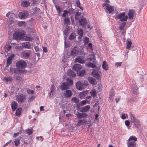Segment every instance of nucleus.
<instances>
[{
  "label": "nucleus",
  "instance_id": "1",
  "mask_svg": "<svg viewBox=\"0 0 147 147\" xmlns=\"http://www.w3.org/2000/svg\"><path fill=\"white\" fill-rule=\"evenodd\" d=\"M109 1H106L105 3L102 4L103 7L106 13L109 14H113L114 12V8L113 6H111L108 4Z\"/></svg>",
  "mask_w": 147,
  "mask_h": 147
},
{
  "label": "nucleus",
  "instance_id": "2",
  "mask_svg": "<svg viewBox=\"0 0 147 147\" xmlns=\"http://www.w3.org/2000/svg\"><path fill=\"white\" fill-rule=\"evenodd\" d=\"M73 84V81L70 78H67L66 79V82L61 84L60 88L62 90H65L69 88V86Z\"/></svg>",
  "mask_w": 147,
  "mask_h": 147
},
{
  "label": "nucleus",
  "instance_id": "3",
  "mask_svg": "<svg viewBox=\"0 0 147 147\" xmlns=\"http://www.w3.org/2000/svg\"><path fill=\"white\" fill-rule=\"evenodd\" d=\"M137 140V138L135 136H131L128 140V147H137L136 142Z\"/></svg>",
  "mask_w": 147,
  "mask_h": 147
},
{
  "label": "nucleus",
  "instance_id": "4",
  "mask_svg": "<svg viewBox=\"0 0 147 147\" xmlns=\"http://www.w3.org/2000/svg\"><path fill=\"white\" fill-rule=\"evenodd\" d=\"M26 63L23 60L19 61H18L16 64V67L22 70L26 67Z\"/></svg>",
  "mask_w": 147,
  "mask_h": 147
},
{
  "label": "nucleus",
  "instance_id": "5",
  "mask_svg": "<svg viewBox=\"0 0 147 147\" xmlns=\"http://www.w3.org/2000/svg\"><path fill=\"white\" fill-rule=\"evenodd\" d=\"M131 121L134 123V126L137 128L140 125V122L139 120L135 118L134 116L131 114L130 115Z\"/></svg>",
  "mask_w": 147,
  "mask_h": 147
},
{
  "label": "nucleus",
  "instance_id": "6",
  "mask_svg": "<svg viewBox=\"0 0 147 147\" xmlns=\"http://www.w3.org/2000/svg\"><path fill=\"white\" fill-rule=\"evenodd\" d=\"M26 95L22 94H18L16 96V100L20 103L24 102L26 99Z\"/></svg>",
  "mask_w": 147,
  "mask_h": 147
},
{
  "label": "nucleus",
  "instance_id": "7",
  "mask_svg": "<svg viewBox=\"0 0 147 147\" xmlns=\"http://www.w3.org/2000/svg\"><path fill=\"white\" fill-rule=\"evenodd\" d=\"M125 12L120 13L116 16V18L121 21H127L128 17L125 15Z\"/></svg>",
  "mask_w": 147,
  "mask_h": 147
},
{
  "label": "nucleus",
  "instance_id": "8",
  "mask_svg": "<svg viewBox=\"0 0 147 147\" xmlns=\"http://www.w3.org/2000/svg\"><path fill=\"white\" fill-rule=\"evenodd\" d=\"M130 86L131 87L132 93L135 94H138V88L136 85V83L135 81H132V83L131 84Z\"/></svg>",
  "mask_w": 147,
  "mask_h": 147
},
{
  "label": "nucleus",
  "instance_id": "9",
  "mask_svg": "<svg viewBox=\"0 0 147 147\" xmlns=\"http://www.w3.org/2000/svg\"><path fill=\"white\" fill-rule=\"evenodd\" d=\"M23 34L21 32L16 31L13 34V38L16 40H20L22 38Z\"/></svg>",
  "mask_w": 147,
  "mask_h": 147
},
{
  "label": "nucleus",
  "instance_id": "10",
  "mask_svg": "<svg viewBox=\"0 0 147 147\" xmlns=\"http://www.w3.org/2000/svg\"><path fill=\"white\" fill-rule=\"evenodd\" d=\"M80 49L77 47H74L72 49L70 53V55L73 57L77 56L79 53Z\"/></svg>",
  "mask_w": 147,
  "mask_h": 147
},
{
  "label": "nucleus",
  "instance_id": "11",
  "mask_svg": "<svg viewBox=\"0 0 147 147\" xmlns=\"http://www.w3.org/2000/svg\"><path fill=\"white\" fill-rule=\"evenodd\" d=\"M29 15L28 12L27 11L24 12H20L18 16L21 19H25L28 17Z\"/></svg>",
  "mask_w": 147,
  "mask_h": 147
},
{
  "label": "nucleus",
  "instance_id": "12",
  "mask_svg": "<svg viewBox=\"0 0 147 147\" xmlns=\"http://www.w3.org/2000/svg\"><path fill=\"white\" fill-rule=\"evenodd\" d=\"M55 89V88L54 85L51 86L50 88L51 91L49 93L50 98H53V96L56 94Z\"/></svg>",
  "mask_w": 147,
  "mask_h": 147
},
{
  "label": "nucleus",
  "instance_id": "13",
  "mask_svg": "<svg viewBox=\"0 0 147 147\" xmlns=\"http://www.w3.org/2000/svg\"><path fill=\"white\" fill-rule=\"evenodd\" d=\"M76 115L78 119L84 118L88 116V114L86 113H81L78 112V113L76 114Z\"/></svg>",
  "mask_w": 147,
  "mask_h": 147
},
{
  "label": "nucleus",
  "instance_id": "14",
  "mask_svg": "<svg viewBox=\"0 0 147 147\" xmlns=\"http://www.w3.org/2000/svg\"><path fill=\"white\" fill-rule=\"evenodd\" d=\"M72 93L71 90H66L63 93L65 97L67 98H69L71 97Z\"/></svg>",
  "mask_w": 147,
  "mask_h": 147
},
{
  "label": "nucleus",
  "instance_id": "15",
  "mask_svg": "<svg viewBox=\"0 0 147 147\" xmlns=\"http://www.w3.org/2000/svg\"><path fill=\"white\" fill-rule=\"evenodd\" d=\"M75 61L81 63H83L85 62V60L83 57L79 56L75 59Z\"/></svg>",
  "mask_w": 147,
  "mask_h": 147
},
{
  "label": "nucleus",
  "instance_id": "16",
  "mask_svg": "<svg viewBox=\"0 0 147 147\" xmlns=\"http://www.w3.org/2000/svg\"><path fill=\"white\" fill-rule=\"evenodd\" d=\"M76 85L77 89L79 90H82L84 88V85L80 81L77 82Z\"/></svg>",
  "mask_w": 147,
  "mask_h": 147
},
{
  "label": "nucleus",
  "instance_id": "17",
  "mask_svg": "<svg viewBox=\"0 0 147 147\" xmlns=\"http://www.w3.org/2000/svg\"><path fill=\"white\" fill-rule=\"evenodd\" d=\"M82 67L80 64H75L73 67V69L74 71H78L82 68Z\"/></svg>",
  "mask_w": 147,
  "mask_h": 147
},
{
  "label": "nucleus",
  "instance_id": "18",
  "mask_svg": "<svg viewBox=\"0 0 147 147\" xmlns=\"http://www.w3.org/2000/svg\"><path fill=\"white\" fill-rule=\"evenodd\" d=\"M79 21L80 25L83 27H85L87 23L86 20L85 18H82Z\"/></svg>",
  "mask_w": 147,
  "mask_h": 147
},
{
  "label": "nucleus",
  "instance_id": "19",
  "mask_svg": "<svg viewBox=\"0 0 147 147\" xmlns=\"http://www.w3.org/2000/svg\"><path fill=\"white\" fill-rule=\"evenodd\" d=\"M135 12L133 9H130L128 13V17L129 19H131L133 18Z\"/></svg>",
  "mask_w": 147,
  "mask_h": 147
},
{
  "label": "nucleus",
  "instance_id": "20",
  "mask_svg": "<svg viewBox=\"0 0 147 147\" xmlns=\"http://www.w3.org/2000/svg\"><path fill=\"white\" fill-rule=\"evenodd\" d=\"M92 74L94 77L96 78L98 80H100V77L97 71L95 70H93Z\"/></svg>",
  "mask_w": 147,
  "mask_h": 147
},
{
  "label": "nucleus",
  "instance_id": "21",
  "mask_svg": "<svg viewBox=\"0 0 147 147\" xmlns=\"http://www.w3.org/2000/svg\"><path fill=\"white\" fill-rule=\"evenodd\" d=\"M31 54V53L30 51L23 52L22 53V57L25 59H27L30 56Z\"/></svg>",
  "mask_w": 147,
  "mask_h": 147
},
{
  "label": "nucleus",
  "instance_id": "22",
  "mask_svg": "<svg viewBox=\"0 0 147 147\" xmlns=\"http://www.w3.org/2000/svg\"><path fill=\"white\" fill-rule=\"evenodd\" d=\"M90 108V106H86L81 108L80 112H86L88 111Z\"/></svg>",
  "mask_w": 147,
  "mask_h": 147
},
{
  "label": "nucleus",
  "instance_id": "23",
  "mask_svg": "<svg viewBox=\"0 0 147 147\" xmlns=\"http://www.w3.org/2000/svg\"><path fill=\"white\" fill-rule=\"evenodd\" d=\"M11 106L12 111H14L17 108L18 104L15 101H13L11 103Z\"/></svg>",
  "mask_w": 147,
  "mask_h": 147
},
{
  "label": "nucleus",
  "instance_id": "24",
  "mask_svg": "<svg viewBox=\"0 0 147 147\" xmlns=\"http://www.w3.org/2000/svg\"><path fill=\"white\" fill-rule=\"evenodd\" d=\"M77 33L79 35V36L78 37V39H81L83 36V30L82 29H79L77 31Z\"/></svg>",
  "mask_w": 147,
  "mask_h": 147
},
{
  "label": "nucleus",
  "instance_id": "25",
  "mask_svg": "<svg viewBox=\"0 0 147 147\" xmlns=\"http://www.w3.org/2000/svg\"><path fill=\"white\" fill-rule=\"evenodd\" d=\"M13 57L12 56H10L7 59V65L5 67V68H6L7 69V68L8 67V66H9V65L11 64Z\"/></svg>",
  "mask_w": 147,
  "mask_h": 147
},
{
  "label": "nucleus",
  "instance_id": "26",
  "mask_svg": "<svg viewBox=\"0 0 147 147\" xmlns=\"http://www.w3.org/2000/svg\"><path fill=\"white\" fill-rule=\"evenodd\" d=\"M102 67L103 69L105 71H107L109 69V67L108 65L105 61H103L102 64Z\"/></svg>",
  "mask_w": 147,
  "mask_h": 147
},
{
  "label": "nucleus",
  "instance_id": "27",
  "mask_svg": "<svg viewBox=\"0 0 147 147\" xmlns=\"http://www.w3.org/2000/svg\"><path fill=\"white\" fill-rule=\"evenodd\" d=\"M89 82L92 84L94 85L96 83L95 80L91 77H89L88 78Z\"/></svg>",
  "mask_w": 147,
  "mask_h": 147
},
{
  "label": "nucleus",
  "instance_id": "28",
  "mask_svg": "<svg viewBox=\"0 0 147 147\" xmlns=\"http://www.w3.org/2000/svg\"><path fill=\"white\" fill-rule=\"evenodd\" d=\"M87 93V92L85 91L80 92L79 95V97L81 99L84 98L86 96Z\"/></svg>",
  "mask_w": 147,
  "mask_h": 147
},
{
  "label": "nucleus",
  "instance_id": "29",
  "mask_svg": "<svg viewBox=\"0 0 147 147\" xmlns=\"http://www.w3.org/2000/svg\"><path fill=\"white\" fill-rule=\"evenodd\" d=\"M29 2L26 1H23L21 3L22 6L23 7H27L30 5Z\"/></svg>",
  "mask_w": 147,
  "mask_h": 147
},
{
  "label": "nucleus",
  "instance_id": "30",
  "mask_svg": "<svg viewBox=\"0 0 147 147\" xmlns=\"http://www.w3.org/2000/svg\"><path fill=\"white\" fill-rule=\"evenodd\" d=\"M67 75L70 76L72 77H75L76 76V74L71 70H69L67 72Z\"/></svg>",
  "mask_w": 147,
  "mask_h": 147
},
{
  "label": "nucleus",
  "instance_id": "31",
  "mask_svg": "<svg viewBox=\"0 0 147 147\" xmlns=\"http://www.w3.org/2000/svg\"><path fill=\"white\" fill-rule=\"evenodd\" d=\"M23 47L26 48L30 49L31 48L30 43L29 42H26L23 45Z\"/></svg>",
  "mask_w": 147,
  "mask_h": 147
},
{
  "label": "nucleus",
  "instance_id": "32",
  "mask_svg": "<svg viewBox=\"0 0 147 147\" xmlns=\"http://www.w3.org/2000/svg\"><path fill=\"white\" fill-rule=\"evenodd\" d=\"M64 23L65 24L69 25L70 24V20L69 18L65 17L64 20Z\"/></svg>",
  "mask_w": 147,
  "mask_h": 147
},
{
  "label": "nucleus",
  "instance_id": "33",
  "mask_svg": "<svg viewBox=\"0 0 147 147\" xmlns=\"http://www.w3.org/2000/svg\"><path fill=\"white\" fill-rule=\"evenodd\" d=\"M114 96V90L113 89H111V92L109 94V99L111 101H113V97Z\"/></svg>",
  "mask_w": 147,
  "mask_h": 147
},
{
  "label": "nucleus",
  "instance_id": "34",
  "mask_svg": "<svg viewBox=\"0 0 147 147\" xmlns=\"http://www.w3.org/2000/svg\"><path fill=\"white\" fill-rule=\"evenodd\" d=\"M78 121L77 125L80 126L81 125H83L84 123V119H80Z\"/></svg>",
  "mask_w": 147,
  "mask_h": 147
},
{
  "label": "nucleus",
  "instance_id": "35",
  "mask_svg": "<svg viewBox=\"0 0 147 147\" xmlns=\"http://www.w3.org/2000/svg\"><path fill=\"white\" fill-rule=\"evenodd\" d=\"M127 42L126 43V48L128 49H129L131 46L132 42L130 41L127 40Z\"/></svg>",
  "mask_w": 147,
  "mask_h": 147
},
{
  "label": "nucleus",
  "instance_id": "36",
  "mask_svg": "<svg viewBox=\"0 0 147 147\" xmlns=\"http://www.w3.org/2000/svg\"><path fill=\"white\" fill-rule=\"evenodd\" d=\"M71 101L74 103L77 104L79 102V100L78 98L74 97L72 98Z\"/></svg>",
  "mask_w": 147,
  "mask_h": 147
},
{
  "label": "nucleus",
  "instance_id": "37",
  "mask_svg": "<svg viewBox=\"0 0 147 147\" xmlns=\"http://www.w3.org/2000/svg\"><path fill=\"white\" fill-rule=\"evenodd\" d=\"M90 93L91 95L94 98L95 97L96 95V92L95 90L94 89H93L92 90H91L90 92Z\"/></svg>",
  "mask_w": 147,
  "mask_h": 147
},
{
  "label": "nucleus",
  "instance_id": "38",
  "mask_svg": "<svg viewBox=\"0 0 147 147\" xmlns=\"http://www.w3.org/2000/svg\"><path fill=\"white\" fill-rule=\"evenodd\" d=\"M76 34L74 32L71 33L69 36V39L70 40H72L75 39L76 38Z\"/></svg>",
  "mask_w": 147,
  "mask_h": 147
},
{
  "label": "nucleus",
  "instance_id": "39",
  "mask_svg": "<svg viewBox=\"0 0 147 147\" xmlns=\"http://www.w3.org/2000/svg\"><path fill=\"white\" fill-rule=\"evenodd\" d=\"M22 109V108H18L16 111V114L17 116H20L21 113V111Z\"/></svg>",
  "mask_w": 147,
  "mask_h": 147
},
{
  "label": "nucleus",
  "instance_id": "40",
  "mask_svg": "<svg viewBox=\"0 0 147 147\" xmlns=\"http://www.w3.org/2000/svg\"><path fill=\"white\" fill-rule=\"evenodd\" d=\"M126 23L125 22H123L120 24V26L119 27V29L121 30H123L124 28L126 25Z\"/></svg>",
  "mask_w": 147,
  "mask_h": 147
},
{
  "label": "nucleus",
  "instance_id": "41",
  "mask_svg": "<svg viewBox=\"0 0 147 147\" xmlns=\"http://www.w3.org/2000/svg\"><path fill=\"white\" fill-rule=\"evenodd\" d=\"M21 139V137L19 138L16 139L14 141L15 145L16 146H18L20 144V140Z\"/></svg>",
  "mask_w": 147,
  "mask_h": 147
},
{
  "label": "nucleus",
  "instance_id": "42",
  "mask_svg": "<svg viewBox=\"0 0 147 147\" xmlns=\"http://www.w3.org/2000/svg\"><path fill=\"white\" fill-rule=\"evenodd\" d=\"M89 57H89L88 59H90V61H92L93 60H94L95 59V54L94 53H92V54L89 55Z\"/></svg>",
  "mask_w": 147,
  "mask_h": 147
},
{
  "label": "nucleus",
  "instance_id": "43",
  "mask_svg": "<svg viewBox=\"0 0 147 147\" xmlns=\"http://www.w3.org/2000/svg\"><path fill=\"white\" fill-rule=\"evenodd\" d=\"M4 48L5 51L7 52L10 50L11 48V46L10 45L8 46L6 45L5 46Z\"/></svg>",
  "mask_w": 147,
  "mask_h": 147
},
{
  "label": "nucleus",
  "instance_id": "44",
  "mask_svg": "<svg viewBox=\"0 0 147 147\" xmlns=\"http://www.w3.org/2000/svg\"><path fill=\"white\" fill-rule=\"evenodd\" d=\"M18 25L20 26H25L26 25V24L24 22L20 21L18 22Z\"/></svg>",
  "mask_w": 147,
  "mask_h": 147
},
{
  "label": "nucleus",
  "instance_id": "45",
  "mask_svg": "<svg viewBox=\"0 0 147 147\" xmlns=\"http://www.w3.org/2000/svg\"><path fill=\"white\" fill-rule=\"evenodd\" d=\"M22 71V70H20L17 67L16 68L14 69V73L16 74H19Z\"/></svg>",
  "mask_w": 147,
  "mask_h": 147
},
{
  "label": "nucleus",
  "instance_id": "46",
  "mask_svg": "<svg viewBox=\"0 0 147 147\" xmlns=\"http://www.w3.org/2000/svg\"><path fill=\"white\" fill-rule=\"evenodd\" d=\"M87 66L92 67V68H95L96 67V65L95 64H93L91 62H89L87 64Z\"/></svg>",
  "mask_w": 147,
  "mask_h": 147
},
{
  "label": "nucleus",
  "instance_id": "47",
  "mask_svg": "<svg viewBox=\"0 0 147 147\" xmlns=\"http://www.w3.org/2000/svg\"><path fill=\"white\" fill-rule=\"evenodd\" d=\"M34 90H31L30 89H28L27 90V92L29 94H32L34 93Z\"/></svg>",
  "mask_w": 147,
  "mask_h": 147
},
{
  "label": "nucleus",
  "instance_id": "48",
  "mask_svg": "<svg viewBox=\"0 0 147 147\" xmlns=\"http://www.w3.org/2000/svg\"><path fill=\"white\" fill-rule=\"evenodd\" d=\"M76 3L77 6L80 7L82 10H83V8L80 5V1H76Z\"/></svg>",
  "mask_w": 147,
  "mask_h": 147
},
{
  "label": "nucleus",
  "instance_id": "49",
  "mask_svg": "<svg viewBox=\"0 0 147 147\" xmlns=\"http://www.w3.org/2000/svg\"><path fill=\"white\" fill-rule=\"evenodd\" d=\"M85 71L84 70H82L79 71V75L80 76H83L85 74Z\"/></svg>",
  "mask_w": 147,
  "mask_h": 147
},
{
  "label": "nucleus",
  "instance_id": "50",
  "mask_svg": "<svg viewBox=\"0 0 147 147\" xmlns=\"http://www.w3.org/2000/svg\"><path fill=\"white\" fill-rule=\"evenodd\" d=\"M26 131L27 132V134L28 135H30L33 132L32 129H28L26 130Z\"/></svg>",
  "mask_w": 147,
  "mask_h": 147
},
{
  "label": "nucleus",
  "instance_id": "51",
  "mask_svg": "<svg viewBox=\"0 0 147 147\" xmlns=\"http://www.w3.org/2000/svg\"><path fill=\"white\" fill-rule=\"evenodd\" d=\"M26 40L28 41H32L33 39V38L30 36H27L26 37Z\"/></svg>",
  "mask_w": 147,
  "mask_h": 147
},
{
  "label": "nucleus",
  "instance_id": "52",
  "mask_svg": "<svg viewBox=\"0 0 147 147\" xmlns=\"http://www.w3.org/2000/svg\"><path fill=\"white\" fill-rule=\"evenodd\" d=\"M87 102V100H83L80 102V104L82 105H84L86 104Z\"/></svg>",
  "mask_w": 147,
  "mask_h": 147
},
{
  "label": "nucleus",
  "instance_id": "53",
  "mask_svg": "<svg viewBox=\"0 0 147 147\" xmlns=\"http://www.w3.org/2000/svg\"><path fill=\"white\" fill-rule=\"evenodd\" d=\"M68 13V11L66 10L63 11V13L62 14V17H66V14Z\"/></svg>",
  "mask_w": 147,
  "mask_h": 147
},
{
  "label": "nucleus",
  "instance_id": "54",
  "mask_svg": "<svg viewBox=\"0 0 147 147\" xmlns=\"http://www.w3.org/2000/svg\"><path fill=\"white\" fill-rule=\"evenodd\" d=\"M84 41L85 44L88 43L89 42V38L87 37H85L84 38Z\"/></svg>",
  "mask_w": 147,
  "mask_h": 147
},
{
  "label": "nucleus",
  "instance_id": "55",
  "mask_svg": "<svg viewBox=\"0 0 147 147\" xmlns=\"http://www.w3.org/2000/svg\"><path fill=\"white\" fill-rule=\"evenodd\" d=\"M55 7L57 12L62 11V9L59 6L55 5Z\"/></svg>",
  "mask_w": 147,
  "mask_h": 147
},
{
  "label": "nucleus",
  "instance_id": "56",
  "mask_svg": "<svg viewBox=\"0 0 147 147\" xmlns=\"http://www.w3.org/2000/svg\"><path fill=\"white\" fill-rule=\"evenodd\" d=\"M7 68H7V69L5 68V69L7 70L8 71L12 73H13V72H14V69L13 68L11 67L10 68V69H7Z\"/></svg>",
  "mask_w": 147,
  "mask_h": 147
},
{
  "label": "nucleus",
  "instance_id": "57",
  "mask_svg": "<svg viewBox=\"0 0 147 147\" xmlns=\"http://www.w3.org/2000/svg\"><path fill=\"white\" fill-rule=\"evenodd\" d=\"M137 97H133L130 99L129 101L130 102H134V101L136 100L137 99Z\"/></svg>",
  "mask_w": 147,
  "mask_h": 147
},
{
  "label": "nucleus",
  "instance_id": "58",
  "mask_svg": "<svg viewBox=\"0 0 147 147\" xmlns=\"http://www.w3.org/2000/svg\"><path fill=\"white\" fill-rule=\"evenodd\" d=\"M122 62H116L115 65L117 67L120 66L121 65Z\"/></svg>",
  "mask_w": 147,
  "mask_h": 147
},
{
  "label": "nucleus",
  "instance_id": "59",
  "mask_svg": "<svg viewBox=\"0 0 147 147\" xmlns=\"http://www.w3.org/2000/svg\"><path fill=\"white\" fill-rule=\"evenodd\" d=\"M88 49H90L91 50H92V44L91 43H90L88 44Z\"/></svg>",
  "mask_w": 147,
  "mask_h": 147
},
{
  "label": "nucleus",
  "instance_id": "60",
  "mask_svg": "<svg viewBox=\"0 0 147 147\" xmlns=\"http://www.w3.org/2000/svg\"><path fill=\"white\" fill-rule=\"evenodd\" d=\"M23 45H22V46H18L17 45L15 47V48L16 49H18L19 50H22L23 49Z\"/></svg>",
  "mask_w": 147,
  "mask_h": 147
},
{
  "label": "nucleus",
  "instance_id": "61",
  "mask_svg": "<svg viewBox=\"0 0 147 147\" xmlns=\"http://www.w3.org/2000/svg\"><path fill=\"white\" fill-rule=\"evenodd\" d=\"M80 16V14L78 12H76L75 14V18L76 19H79V17H78V16Z\"/></svg>",
  "mask_w": 147,
  "mask_h": 147
},
{
  "label": "nucleus",
  "instance_id": "62",
  "mask_svg": "<svg viewBox=\"0 0 147 147\" xmlns=\"http://www.w3.org/2000/svg\"><path fill=\"white\" fill-rule=\"evenodd\" d=\"M4 81L6 82H8L10 80V79L9 78L5 77L4 78Z\"/></svg>",
  "mask_w": 147,
  "mask_h": 147
},
{
  "label": "nucleus",
  "instance_id": "63",
  "mask_svg": "<svg viewBox=\"0 0 147 147\" xmlns=\"http://www.w3.org/2000/svg\"><path fill=\"white\" fill-rule=\"evenodd\" d=\"M35 97L34 96H32L30 97L28 99V101H31L33 100L35 98Z\"/></svg>",
  "mask_w": 147,
  "mask_h": 147
},
{
  "label": "nucleus",
  "instance_id": "64",
  "mask_svg": "<svg viewBox=\"0 0 147 147\" xmlns=\"http://www.w3.org/2000/svg\"><path fill=\"white\" fill-rule=\"evenodd\" d=\"M125 123L126 126H128L129 125L130 122L129 120H127L125 121Z\"/></svg>",
  "mask_w": 147,
  "mask_h": 147
}]
</instances>
